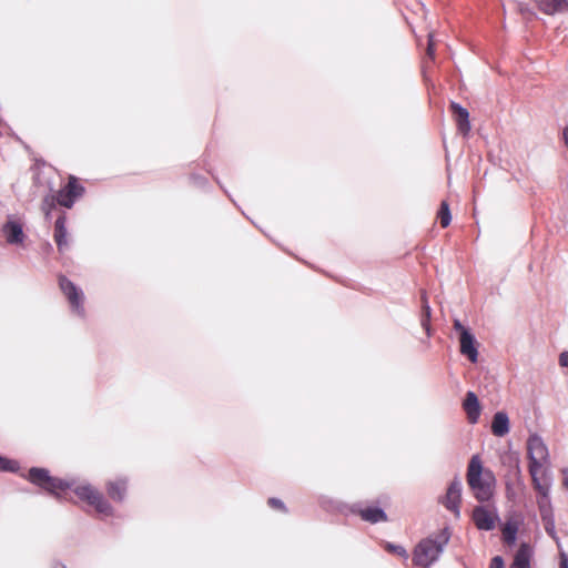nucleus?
Instances as JSON below:
<instances>
[{
    "instance_id": "16",
    "label": "nucleus",
    "mask_w": 568,
    "mask_h": 568,
    "mask_svg": "<svg viewBox=\"0 0 568 568\" xmlns=\"http://www.w3.org/2000/svg\"><path fill=\"white\" fill-rule=\"evenodd\" d=\"M531 554V548L527 544H523L515 555L514 562L510 568H530L529 561Z\"/></svg>"
},
{
    "instance_id": "6",
    "label": "nucleus",
    "mask_w": 568,
    "mask_h": 568,
    "mask_svg": "<svg viewBox=\"0 0 568 568\" xmlns=\"http://www.w3.org/2000/svg\"><path fill=\"white\" fill-rule=\"evenodd\" d=\"M29 479L51 493H55L57 490H62L68 487V484L61 479L52 478L49 476L48 471L43 468H32L29 471Z\"/></svg>"
},
{
    "instance_id": "9",
    "label": "nucleus",
    "mask_w": 568,
    "mask_h": 568,
    "mask_svg": "<svg viewBox=\"0 0 568 568\" xmlns=\"http://www.w3.org/2000/svg\"><path fill=\"white\" fill-rule=\"evenodd\" d=\"M462 498V483L459 480H454L446 493L444 498V504L447 509L455 513L456 516L459 515V503Z\"/></svg>"
},
{
    "instance_id": "1",
    "label": "nucleus",
    "mask_w": 568,
    "mask_h": 568,
    "mask_svg": "<svg viewBox=\"0 0 568 568\" xmlns=\"http://www.w3.org/2000/svg\"><path fill=\"white\" fill-rule=\"evenodd\" d=\"M527 455L531 485L537 494L536 503L541 518L547 521L546 529L550 531L554 528L550 501L552 485L551 463L548 447L540 436L536 434L529 436L527 440Z\"/></svg>"
},
{
    "instance_id": "11",
    "label": "nucleus",
    "mask_w": 568,
    "mask_h": 568,
    "mask_svg": "<svg viewBox=\"0 0 568 568\" xmlns=\"http://www.w3.org/2000/svg\"><path fill=\"white\" fill-rule=\"evenodd\" d=\"M450 110H452L454 119L456 121L458 131L463 135H467L469 133V131H470L469 113H468V111L465 108H463L459 104H457V103H452L450 104Z\"/></svg>"
},
{
    "instance_id": "14",
    "label": "nucleus",
    "mask_w": 568,
    "mask_h": 568,
    "mask_svg": "<svg viewBox=\"0 0 568 568\" xmlns=\"http://www.w3.org/2000/svg\"><path fill=\"white\" fill-rule=\"evenodd\" d=\"M491 432L495 436L503 437L509 432V418L506 413L498 412L491 422Z\"/></svg>"
},
{
    "instance_id": "5",
    "label": "nucleus",
    "mask_w": 568,
    "mask_h": 568,
    "mask_svg": "<svg viewBox=\"0 0 568 568\" xmlns=\"http://www.w3.org/2000/svg\"><path fill=\"white\" fill-rule=\"evenodd\" d=\"M443 550V546L434 540L426 539L420 541L414 551V561L416 565L426 567L433 564Z\"/></svg>"
},
{
    "instance_id": "4",
    "label": "nucleus",
    "mask_w": 568,
    "mask_h": 568,
    "mask_svg": "<svg viewBox=\"0 0 568 568\" xmlns=\"http://www.w3.org/2000/svg\"><path fill=\"white\" fill-rule=\"evenodd\" d=\"M84 192L85 189L80 183V180L73 175H70L68 183L58 191L57 202L60 206L71 209L74 202L80 199Z\"/></svg>"
},
{
    "instance_id": "23",
    "label": "nucleus",
    "mask_w": 568,
    "mask_h": 568,
    "mask_svg": "<svg viewBox=\"0 0 568 568\" xmlns=\"http://www.w3.org/2000/svg\"><path fill=\"white\" fill-rule=\"evenodd\" d=\"M422 300H423V318H422V324L424 326H426L427 322L429 321V316H430V307L428 305L427 298L424 295H423Z\"/></svg>"
},
{
    "instance_id": "32",
    "label": "nucleus",
    "mask_w": 568,
    "mask_h": 568,
    "mask_svg": "<svg viewBox=\"0 0 568 568\" xmlns=\"http://www.w3.org/2000/svg\"><path fill=\"white\" fill-rule=\"evenodd\" d=\"M270 503H271L272 505H274V506H280V501H277V500H273V499H272V500H270Z\"/></svg>"
},
{
    "instance_id": "10",
    "label": "nucleus",
    "mask_w": 568,
    "mask_h": 568,
    "mask_svg": "<svg viewBox=\"0 0 568 568\" xmlns=\"http://www.w3.org/2000/svg\"><path fill=\"white\" fill-rule=\"evenodd\" d=\"M463 407L467 414V418H468L469 423H471V424L477 423L480 412H481V405H480L479 399L475 393L468 392L466 394V397L463 402Z\"/></svg>"
},
{
    "instance_id": "27",
    "label": "nucleus",
    "mask_w": 568,
    "mask_h": 568,
    "mask_svg": "<svg viewBox=\"0 0 568 568\" xmlns=\"http://www.w3.org/2000/svg\"><path fill=\"white\" fill-rule=\"evenodd\" d=\"M561 485L568 491V468L561 469Z\"/></svg>"
},
{
    "instance_id": "21",
    "label": "nucleus",
    "mask_w": 568,
    "mask_h": 568,
    "mask_svg": "<svg viewBox=\"0 0 568 568\" xmlns=\"http://www.w3.org/2000/svg\"><path fill=\"white\" fill-rule=\"evenodd\" d=\"M386 550L392 552V554H395L399 557H403V558H407L408 555H407V551L404 547L399 546V545H394V544H386Z\"/></svg>"
},
{
    "instance_id": "33",
    "label": "nucleus",
    "mask_w": 568,
    "mask_h": 568,
    "mask_svg": "<svg viewBox=\"0 0 568 568\" xmlns=\"http://www.w3.org/2000/svg\"><path fill=\"white\" fill-rule=\"evenodd\" d=\"M52 568H65V567L62 565H54Z\"/></svg>"
},
{
    "instance_id": "2",
    "label": "nucleus",
    "mask_w": 568,
    "mask_h": 568,
    "mask_svg": "<svg viewBox=\"0 0 568 568\" xmlns=\"http://www.w3.org/2000/svg\"><path fill=\"white\" fill-rule=\"evenodd\" d=\"M467 480L479 501H486L493 496L495 478L489 470L483 468L478 456H473L470 459Z\"/></svg>"
},
{
    "instance_id": "18",
    "label": "nucleus",
    "mask_w": 568,
    "mask_h": 568,
    "mask_svg": "<svg viewBox=\"0 0 568 568\" xmlns=\"http://www.w3.org/2000/svg\"><path fill=\"white\" fill-rule=\"evenodd\" d=\"M359 515L364 520L373 523V524L386 520L385 513L378 508L363 509V510H361Z\"/></svg>"
},
{
    "instance_id": "20",
    "label": "nucleus",
    "mask_w": 568,
    "mask_h": 568,
    "mask_svg": "<svg viewBox=\"0 0 568 568\" xmlns=\"http://www.w3.org/2000/svg\"><path fill=\"white\" fill-rule=\"evenodd\" d=\"M517 527L514 524H507L503 529L504 540L508 544H513L516 538Z\"/></svg>"
},
{
    "instance_id": "26",
    "label": "nucleus",
    "mask_w": 568,
    "mask_h": 568,
    "mask_svg": "<svg viewBox=\"0 0 568 568\" xmlns=\"http://www.w3.org/2000/svg\"><path fill=\"white\" fill-rule=\"evenodd\" d=\"M427 55L430 59H434V57H435V42H434V34L432 32L428 33Z\"/></svg>"
},
{
    "instance_id": "29",
    "label": "nucleus",
    "mask_w": 568,
    "mask_h": 568,
    "mask_svg": "<svg viewBox=\"0 0 568 568\" xmlns=\"http://www.w3.org/2000/svg\"><path fill=\"white\" fill-rule=\"evenodd\" d=\"M560 568H568V558L565 555H561Z\"/></svg>"
},
{
    "instance_id": "17",
    "label": "nucleus",
    "mask_w": 568,
    "mask_h": 568,
    "mask_svg": "<svg viewBox=\"0 0 568 568\" xmlns=\"http://www.w3.org/2000/svg\"><path fill=\"white\" fill-rule=\"evenodd\" d=\"M75 493L80 498L85 499L88 503L95 505L99 509H101L100 508L101 497H100L99 493L95 489H93L91 486H89V485L80 486L77 488Z\"/></svg>"
},
{
    "instance_id": "19",
    "label": "nucleus",
    "mask_w": 568,
    "mask_h": 568,
    "mask_svg": "<svg viewBox=\"0 0 568 568\" xmlns=\"http://www.w3.org/2000/svg\"><path fill=\"white\" fill-rule=\"evenodd\" d=\"M437 217L443 229L447 227L450 224L452 215L447 201H442L439 210L437 212Z\"/></svg>"
},
{
    "instance_id": "22",
    "label": "nucleus",
    "mask_w": 568,
    "mask_h": 568,
    "mask_svg": "<svg viewBox=\"0 0 568 568\" xmlns=\"http://www.w3.org/2000/svg\"><path fill=\"white\" fill-rule=\"evenodd\" d=\"M57 204H58V202H57V194L55 195H48L43 200L42 209L47 213H49L52 209L55 207Z\"/></svg>"
},
{
    "instance_id": "3",
    "label": "nucleus",
    "mask_w": 568,
    "mask_h": 568,
    "mask_svg": "<svg viewBox=\"0 0 568 568\" xmlns=\"http://www.w3.org/2000/svg\"><path fill=\"white\" fill-rule=\"evenodd\" d=\"M58 282L59 287L63 295L65 296V298L68 300L72 312L79 316H84L85 311L83 292L64 275H59Z\"/></svg>"
},
{
    "instance_id": "12",
    "label": "nucleus",
    "mask_w": 568,
    "mask_h": 568,
    "mask_svg": "<svg viewBox=\"0 0 568 568\" xmlns=\"http://www.w3.org/2000/svg\"><path fill=\"white\" fill-rule=\"evenodd\" d=\"M65 223L67 217L64 214L60 215L54 223L53 239L59 252H62L68 246Z\"/></svg>"
},
{
    "instance_id": "25",
    "label": "nucleus",
    "mask_w": 568,
    "mask_h": 568,
    "mask_svg": "<svg viewBox=\"0 0 568 568\" xmlns=\"http://www.w3.org/2000/svg\"><path fill=\"white\" fill-rule=\"evenodd\" d=\"M123 493H124V487H123V485H120V484H113V485H111L110 494H111L114 498H119V499H121V498H122Z\"/></svg>"
},
{
    "instance_id": "8",
    "label": "nucleus",
    "mask_w": 568,
    "mask_h": 568,
    "mask_svg": "<svg viewBox=\"0 0 568 568\" xmlns=\"http://www.w3.org/2000/svg\"><path fill=\"white\" fill-rule=\"evenodd\" d=\"M473 520L477 528L490 530L496 525L497 515L495 514V511L479 506L476 507L473 511Z\"/></svg>"
},
{
    "instance_id": "15",
    "label": "nucleus",
    "mask_w": 568,
    "mask_h": 568,
    "mask_svg": "<svg viewBox=\"0 0 568 568\" xmlns=\"http://www.w3.org/2000/svg\"><path fill=\"white\" fill-rule=\"evenodd\" d=\"M537 6L546 14H554L568 9V0H537Z\"/></svg>"
},
{
    "instance_id": "28",
    "label": "nucleus",
    "mask_w": 568,
    "mask_h": 568,
    "mask_svg": "<svg viewBox=\"0 0 568 568\" xmlns=\"http://www.w3.org/2000/svg\"><path fill=\"white\" fill-rule=\"evenodd\" d=\"M491 568H504V561L500 557H495L491 560Z\"/></svg>"
},
{
    "instance_id": "34",
    "label": "nucleus",
    "mask_w": 568,
    "mask_h": 568,
    "mask_svg": "<svg viewBox=\"0 0 568 568\" xmlns=\"http://www.w3.org/2000/svg\"><path fill=\"white\" fill-rule=\"evenodd\" d=\"M560 355L566 356L568 355V352H562Z\"/></svg>"
},
{
    "instance_id": "13",
    "label": "nucleus",
    "mask_w": 568,
    "mask_h": 568,
    "mask_svg": "<svg viewBox=\"0 0 568 568\" xmlns=\"http://www.w3.org/2000/svg\"><path fill=\"white\" fill-rule=\"evenodd\" d=\"M7 242L10 244H20L23 241L24 234L20 223L8 221L2 229Z\"/></svg>"
},
{
    "instance_id": "7",
    "label": "nucleus",
    "mask_w": 568,
    "mask_h": 568,
    "mask_svg": "<svg viewBox=\"0 0 568 568\" xmlns=\"http://www.w3.org/2000/svg\"><path fill=\"white\" fill-rule=\"evenodd\" d=\"M454 328L459 334L460 353L463 355H478L475 336L459 321L454 322Z\"/></svg>"
},
{
    "instance_id": "24",
    "label": "nucleus",
    "mask_w": 568,
    "mask_h": 568,
    "mask_svg": "<svg viewBox=\"0 0 568 568\" xmlns=\"http://www.w3.org/2000/svg\"><path fill=\"white\" fill-rule=\"evenodd\" d=\"M17 464L12 460L0 457V470H16Z\"/></svg>"
},
{
    "instance_id": "31",
    "label": "nucleus",
    "mask_w": 568,
    "mask_h": 568,
    "mask_svg": "<svg viewBox=\"0 0 568 568\" xmlns=\"http://www.w3.org/2000/svg\"><path fill=\"white\" fill-rule=\"evenodd\" d=\"M560 366L568 367V357H560Z\"/></svg>"
},
{
    "instance_id": "30",
    "label": "nucleus",
    "mask_w": 568,
    "mask_h": 568,
    "mask_svg": "<svg viewBox=\"0 0 568 568\" xmlns=\"http://www.w3.org/2000/svg\"><path fill=\"white\" fill-rule=\"evenodd\" d=\"M562 136H564L565 144L568 149V126L564 130Z\"/></svg>"
}]
</instances>
